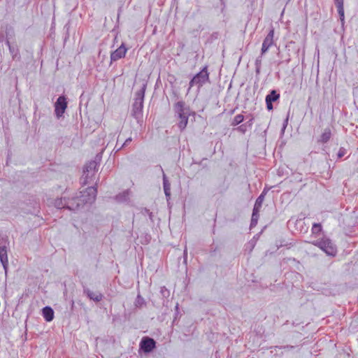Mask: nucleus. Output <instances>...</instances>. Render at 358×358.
I'll return each instance as SVG.
<instances>
[{"mask_svg":"<svg viewBox=\"0 0 358 358\" xmlns=\"http://www.w3.org/2000/svg\"><path fill=\"white\" fill-rule=\"evenodd\" d=\"M97 189L94 187H87L85 190L80 192V196L71 199L64 198V208L71 210H76L85 203H92L96 199Z\"/></svg>","mask_w":358,"mask_h":358,"instance_id":"f257e3e1","label":"nucleus"},{"mask_svg":"<svg viewBox=\"0 0 358 358\" xmlns=\"http://www.w3.org/2000/svg\"><path fill=\"white\" fill-rule=\"evenodd\" d=\"M145 89L146 84H143L141 88L135 93L134 101L132 104L131 115L138 123L142 121Z\"/></svg>","mask_w":358,"mask_h":358,"instance_id":"f03ea898","label":"nucleus"},{"mask_svg":"<svg viewBox=\"0 0 358 358\" xmlns=\"http://www.w3.org/2000/svg\"><path fill=\"white\" fill-rule=\"evenodd\" d=\"M313 245L317 246L322 250L327 255L334 257L336 255L337 250L335 245L329 239L323 238L313 243Z\"/></svg>","mask_w":358,"mask_h":358,"instance_id":"7ed1b4c3","label":"nucleus"},{"mask_svg":"<svg viewBox=\"0 0 358 358\" xmlns=\"http://www.w3.org/2000/svg\"><path fill=\"white\" fill-rule=\"evenodd\" d=\"M98 163L96 161H91L87 163L83 170V183L86 185L89 183V180L91 179L95 172L97 171Z\"/></svg>","mask_w":358,"mask_h":358,"instance_id":"20e7f679","label":"nucleus"},{"mask_svg":"<svg viewBox=\"0 0 358 358\" xmlns=\"http://www.w3.org/2000/svg\"><path fill=\"white\" fill-rule=\"evenodd\" d=\"M209 79L207 66L203 67L202 70L197 73L191 80L192 85L201 86L207 82Z\"/></svg>","mask_w":358,"mask_h":358,"instance_id":"39448f33","label":"nucleus"},{"mask_svg":"<svg viewBox=\"0 0 358 358\" xmlns=\"http://www.w3.org/2000/svg\"><path fill=\"white\" fill-rule=\"evenodd\" d=\"M55 112L56 116L59 118L62 116L67 108V101L64 96H60L55 103Z\"/></svg>","mask_w":358,"mask_h":358,"instance_id":"423d86ee","label":"nucleus"},{"mask_svg":"<svg viewBox=\"0 0 358 358\" xmlns=\"http://www.w3.org/2000/svg\"><path fill=\"white\" fill-rule=\"evenodd\" d=\"M156 345V342L153 338L144 337L140 343V348L145 353L150 352Z\"/></svg>","mask_w":358,"mask_h":358,"instance_id":"0eeeda50","label":"nucleus"},{"mask_svg":"<svg viewBox=\"0 0 358 358\" xmlns=\"http://www.w3.org/2000/svg\"><path fill=\"white\" fill-rule=\"evenodd\" d=\"M274 30L271 29L266 37L264 38L262 47V54H264L268 51L270 47L273 44Z\"/></svg>","mask_w":358,"mask_h":358,"instance_id":"6e6552de","label":"nucleus"},{"mask_svg":"<svg viewBox=\"0 0 358 358\" xmlns=\"http://www.w3.org/2000/svg\"><path fill=\"white\" fill-rule=\"evenodd\" d=\"M13 34V31L12 29H10L6 33V44L8 45L10 53L11 54L13 59H15L19 55V50L17 46H13L10 45V36H11Z\"/></svg>","mask_w":358,"mask_h":358,"instance_id":"1a4fd4ad","label":"nucleus"},{"mask_svg":"<svg viewBox=\"0 0 358 358\" xmlns=\"http://www.w3.org/2000/svg\"><path fill=\"white\" fill-rule=\"evenodd\" d=\"M127 48L122 44L117 50L113 51L110 55L111 62H115L125 56Z\"/></svg>","mask_w":358,"mask_h":358,"instance_id":"9d476101","label":"nucleus"},{"mask_svg":"<svg viewBox=\"0 0 358 358\" xmlns=\"http://www.w3.org/2000/svg\"><path fill=\"white\" fill-rule=\"evenodd\" d=\"M0 261L3 265L6 275L7 274L8 259L6 246L0 247Z\"/></svg>","mask_w":358,"mask_h":358,"instance_id":"9b49d317","label":"nucleus"},{"mask_svg":"<svg viewBox=\"0 0 358 358\" xmlns=\"http://www.w3.org/2000/svg\"><path fill=\"white\" fill-rule=\"evenodd\" d=\"M84 293L90 298L91 300L99 302L103 299V295L99 292H94L88 288L84 289Z\"/></svg>","mask_w":358,"mask_h":358,"instance_id":"f8f14e48","label":"nucleus"},{"mask_svg":"<svg viewBox=\"0 0 358 358\" xmlns=\"http://www.w3.org/2000/svg\"><path fill=\"white\" fill-rule=\"evenodd\" d=\"M43 315L47 322H50L54 318V311L52 308L45 306L43 308Z\"/></svg>","mask_w":358,"mask_h":358,"instance_id":"ddd939ff","label":"nucleus"},{"mask_svg":"<svg viewBox=\"0 0 358 358\" xmlns=\"http://www.w3.org/2000/svg\"><path fill=\"white\" fill-rule=\"evenodd\" d=\"M158 170L162 171V173H163L164 190V193H165V195L166 196V199H167V200H169L170 199V196H171L170 184L169 183V181L166 179V176L164 173L163 170L162 169V168L159 167L158 169Z\"/></svg>","mask_w":358,"mask_h":358,"instance_id":"4468645a","label":"nucleus"},{"mask_svg":"<svg viewBox=\"0 0 358 358\" xmlns=\"http://www.w3.org/2000/svg\"><path fill=\"white\" fill-rule=\"evenodd\" d=\"M335 3L337 8L341 21L344 20V3L343 0H335Z\"/></svg>","mask_w":358,"mask_h":358,"instance_id":"2eb2a0df","label":"nucleus"},{"mask_svg":"<svg viewBox=\"0 0 358 358\" xmlns=\"http://www.w3.org/2000/svg\"><path fill=\"white\" fill-rule=\"evenodd\" d=\"M331 136V131L330 129H325L320 136L319 141L321 143H327Z\"/></svg>","mask_w":358,"mask_h":358,"instance_id":"dca6fc26","label":"nucleus"},{"mask_svg":"<svg viewBox=\"0 0 358 358\" xmlns=\"http://www.w3.org/2000/svg\"><path fill=\"white\" fill-rule=\"evenodd\" d=\"M280 94L277 93L275 90H272L269 94L266 96L265 101H269L273 102L279 99Z\"/></svg>","mask_w":358,"mask_h":358,"instance_id":"f3484780","label":"nucleus"},{"mask_svg":"<svg viewBox=\"0 0 358 358\" xmlns=\"http://www.w3.org/2000/svg\"><path fill=\"white\" fill-rule=\"evenodd\" d=\"M129 192L128 190L123 192L116 196V200L119 202H124L128 201Z\"/></svg>","mask_w":358,"mask_h":358,"instance_id":"a211bd4d","label":"nucleus"},{"mask_svg":"<svg viewBox=\"0 0 358 358\" xmlns=\"http://www.w3.org/2000/svg\"><path fill=\"white\" fill-rule=\"evenodd\" d=\"M244 120V116L241 114H239V115H237L234 117L232 122H231V125L232 126H236L238 124H239L240 123H241Z\"/></svg>","mask_w":358,"mask_h":358,"instance_id":"6ab92c4d","label":"nucleus"},{"mask_svg":"<svg viewBox=\"0 0 358 358\" xmlns=\"http://www.w3.org/2000/svg\"><path fill=\"white\" fill-rule=\"evenodd\" d=\"M322 231V226L320 224L315 223L312 227L313 234H318Z\"/></svg>","mask_w":358,"mask_h":358,"instance_id":"aec40b11","label":"nucleus"},{"mask_svg":"<svg viewBox=\"0 0 358 358\" xmlns=\"http://www.w3.org/2000/svg\"><path fill=\"white\" fill-rule=\"evenodd\" d=\"M145 303L144 299L141 296L138 295L136 299L135 305L136 306L141 307Z\"/></svg>","mask_w":358,"mask_h":358,"instance_id":"412c9836","label":"nucleus"},{"mask_svg":"<svg viewBox=\"0 0 358 358\" xmlns=\"http://www.w3.org/2000/svg\"><path fill=\"white\" fill-rule=\"evenodd\" d=\"M263 200H264V195H263V194H261V195L257 198V201H256V203H255L256 206L261 207V206H262V203Z\"/></svg>","mask_w":358,"mask_h":358,"instance_id":"4be33fe9","label":"nucleus"},{"mask_svg":"<svg viewBox=\"0 0 358 358\" xmlns=\"http://www.w3.org/2000/svg\"><path fill=\"white\" fill-rule=\"evenodd\" d=\"M178 99H176L175 103H174V110L176 114H178L179 115V101L177 100Z\"/></svg>","mask_w":358,"mask_h":358,"instance_id":"5701e85b","label":"nucleus"},{"mask_svg":"<svg viewBox=\"0 0 358 358\" xmlns=\"http://www.w3.org/2000/svg\"><path fill=\"white\" fill-rule=\"evenodd\" d=\"M131 141H132V138L131 137L127 138L125 140L124 143H123V145L120 148L117 149V151L120 150L122 148L128 145L129 143L131 142Z\"/></svg>","mask_w":358,"mask_h":358,"instance_id":"b1692460","label":"nucleus"},{"mask_svg":"<svg viewBox=\"0 0 358 358\" xmlns=\"http://www.w3.org/2000/svg\"><path fill=\"white\" fill-rule=\"evenodd\" d=\"M260 207L255 205V208L253 209V213H252V220H254L255 216L259 213V208Z\"/></svg>","mask_w":358,"mask_h":358,"instance_id":"393cba45","label":"nucleus"},{"mask_svg":"<svg viewBox=\"0 0 358 358\" xmlns=\"http://www.w3.org/2000/svg\"><path fill=\"white\" fill-rule=\"evenodd\" d=\"M273 102H270V100L269 101H266V108L268 110H271L273 109V104H272Z\"/></svg>","mask_w":358,"mask_h":358,"instance_id":"a878e982","label":"nucleus"},{"mask_svg":"<svg viewBox=\"0 0 358 358\" xmlns=\"http://www.w3.org/2000/svg\"><path fill=\"white\" fill-rule=\"evenodd\" d=\"M343 152H339V153H338V157H343Z\"/></svg>","mask_w":358,"mask_h":358,"instance_id":"bb28decb","label":"nucleus"},{"mask_svg":"<svg viewBox=\"0 0 358 358\" xmlns=\"http://www.w3.org/2000/svg\"><path fill=\"white\" fill-rule=\"evenodd\" d=\"M178 307H179V304L177 303L176 305V309L178 310Z\"/></svg>","mask_w":358,"mask_h":358,"instance_id":"cd10ccee","label":"nucleus"},{"mask_svg":"<svg viewBox=\"0 0 358 358\" xmlns=\"http://www.w3.org/2000/svg\"><path fill=\"white\" fill-rule=\"evenodd\" d=\"M180 123H182V116L181 114H180Z\"/></svg>","mask_w":358,"mask_h":358,"instance_id":"c85d7f7f","label":"nucleus"},{"mask_svg":"<svg viewBox=\"0 0 358 358\" xmlns=\"http://www.w3.org/2000/svg\"><path fill=\"white\" fill-rule=\"evenodd\" d=\"M166 292H167V289L162 290V294H163L164 295V293H166Z\"/></svg>","mask_w":358,"mask_h":358,"instance_id":"c756f323","label":"nucleus"},{"mask_svg":"<svg viewBox=\"0 0 358 358\" xmlns=\"http://www.w3.org/2000/svg\"><path fill=\"white\" fill-rule=\"evenodd\" d=\"M166 292H167V289L162 290V294H163L164 295V293H166Z\"/></svg>","mask_w":358,"mask_h":358,"instance_id":"7c9ffc66","label":"nucleus"},{"mask_svg":"<svg viewBox=\"0 0 358 358\" xmlns=\"http://www.w3.org/2000/svg\"><path fill=\"white\" fill-rule=\"evenodd\" d=\"M166 292H167V289L162 290V294H163L164 295V293H166Z\"/></svg>","mask_w":358,"mask_h":358,"instance_id":"2f4dec72","label":"nucleus"},{"mask_svg":"<svg viewBox=\"0 0 358 358\" xmlns=\"http://www.w3.org/2000/svg\"><path fill=\"white\" fill-rule=\"evenodd\" d=\"M166 292H167V289L162 290V294H163L164 295V293H166Z\"/></svg>","mask_w":358,"mask_h":358,"instance_id":"473e14b6","label":"nucleus"}]
</instances>
